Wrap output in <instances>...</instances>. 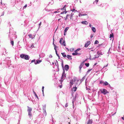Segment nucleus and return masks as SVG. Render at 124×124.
Masks as SVG:
<instances>
[{
  "label": "nucleus",
  "instance_id": "f257e3e1",
  "mask_svg": "<svg viewBox=\"0 0 124 124\" xmlns=\"http://www.w3.org/2000/svg\"><path fill=\"white\" fill-rule=\"evenodd\" d=\"M79 81V80L77 79L76 78H75L74 79H71L70 83V87H71L75 83V86H76L78 85V83Z\"/></svg>",
  "mask_w": 124,
  "mask_h": 124
},
{
  "label": "nucleus",
  "instance_id": "f03ea898",
  "mask_svg": "<svg viewBox=\"0 0 124 124\" xmlns=\"http://www.w3.org/2000/svg\"><path fill=\"white\" fill-rule=\"evenodd\" d=\"M20 57L26 60H28L29 59V56L23 54L20 55Z\"/></svg>",
  "mask_w": 124,
  "mask_h": 124
},
{
  "label": "nucleus",
  "instance_id": "7ed1b4c3",
  "mask_svg": "<svg viewBox=\"0 0 124 124\" xmlns=\"http://www.w3.org/2000/svg\"><path fill=\"white\" fill-rule=\"evenodd\" d=\"M73 13H71L70 14H69V15L67 14V15L66 16V18L65 19H68V18H70V19H72V20H73Z\"/></svg>",
  "mask_w": 124,
  "mask_h": 124
},
{
  "label": "nucleus",
  "instance_id": "20e7f679",
  "mask_svg": "<svg viewBox=\"0 0 124 124\" xmlns=\"http://www.w3.org/2000/svg\"><path fill=\"white\" fill-rule=\"evenodd\" d=\"M100 91L102 93H103L104 94H106L108 93L107 90L104 89H101Z\"/></svg>",
  "mask_w": 124,
  "mask_h": 124
},
{
  "label": "nucleus",
  "instance_id": "39448f33",
  "mask_svg": "<svg viewBox=\"0 0 124 124\" xmlns=\"http://www.w3.org/2000/svg\"><path fill=\"white\" fill-rule=\"evenodd\" d=\"M66 5L64 6V7L63 8L61 9V10H63L64 9L65 11H64L62 12L61 13V14H63L64 13L65 14H66L67 12V11H66V8L65 9V7Z\"/></svg>",
  "mask_w": 124,
  "mask_h": 124
},
{
  "label": "nucleus",
  "instance_id": "423d86ee",
  "mask_svg": "<svg viewBox=\"0 0 124 124\" xmlns=\"http://www.w3.org/2000/svg\"><path fill=\"white\" fill-rule=\"evenodd\" d=\"M90 43V41H88L85 44V47H88V46H89Z\"/></svg>",
  "mask_w": 124,
  "mask_h": 124
},
{
  "label": "nucleus",
  "instance_id": "0eeeda50",
  "mask_svg": "<svg viewBox=\"0 0 124 124\" xmlns=\"http://www.w3.org/2000/svg\"><path fill=\"white\" fill-rule=\"evenodd\" d=\"M84 65V62H83L81 63L80 66H79V71H80L81 68L83 67V66Z\"/></svg>",
  "mask_w": 124,
  "mask_h": 124
},
{
  "label": "nucleus",
  "instance_id": "6e6552de",
  "mask_svg": "<svg viewBox=\"0 0 124 124\" xmlns=\"http://www.w3.org/2000/svg\"><path fill=\"white\" fill-rule=\"evenodd\" d=\"M65 70H67L69 69V66L67 65H65Z\"/></svg>",
  "mask_w": 124,
  "mask_h": 124
},
{
  "label": "nucleus",
  "instance_id": "1a4fd4ad",
  "mask_svg": "<svg viewBox=\"0 0 124 124\" xmlns=\"http://www.w3.org/2000/svg\"><path fill=\"white\" fill-rule=\"evenodd\" d=\"M81 23L85 25H87L88 24V22L86 21H82L81 22Z\"/></svg>",
  "mask_w": 124,
  "mask_h": 124
},
{
  "label": "nucleus",
  "instance_id": "9d476101",
  "mask_svg": "<svg viewBox=\"0 0 124 124\" xmlns=\"http://www.w3.org/2000/svg\"><path fill=\"white\" fill-rule=\"evenodd\" d=\"M36 62H35L34 63L35 64H38L41 62V60H37Z\"/></svg>",
  "mask_w": 124,
  "mask_h": 124
},
{
  "label": "nucleus",
  "instance_id": "9b49d317",
  "mask_svg": "<svg viewBox=\"0 0 124 124\" xmlns=\"http://www.w3.org/2000/svg\"><path fill=\"white\" fill-rule=\"evenodd\" d=\"M28 109L27 111L28 112H31L32 110V108H31L29 107H27Z\"/></svg>",
  "mask_w": 124,
  "mask_h": 124
},
{
  "label": "nucleus",
  "instance_id": "f8f14e48",
  "mask_svg": "<svg viewBox=\"0 0 124 124\" xmlns=\"http://www.w3.org/2000/svg\"><path fill=\"white\" fill-rule=\"evenodd\" d=\"M75 53H73L72 54L73 55H78L79 54H80L78 53L77 52H75Z\"/></svg>",
  "mask_w": 124,
  "mask_h": 124
},
{
  "label": "nucleus",
  "instance_id": "ddd939ff",
  "mask_svg": "<svg viewBox=\"0 0 124 124\" xmlns=\"http://www.w3.org/2000/svg\"><path fill=\"white\" fill-rule=\"evenodd\" d=\"M67 57L68 58V59H69L70 60H71L72 59V58L71 57V56L70 55H67Z\"/></svg>",
  "mask_w": 124,
  "mask_h": 124
},
{
  "label": "nucleus",
  "instance_id": "4468645a",
  "mask_svg": "<svg viewBox=\"0 0 124 124\" xmlns=\"http://www.w3.org/2000/svg\"><path fill=\"white\" fill-rule=\"evenodd\" d=\"M92 120L89 119L87 123V124H91L92 123Z\"/></svg>",
  "mask_w": 124,
  "mask_h": 124
},
{
  "label": "nucleus",
  "instance_id": "2eb2a0df",
  "mask_svg": "<svg viewBox=\"0 0 124 124\" xmlns=\"http://www.w3.org/2000/svg\"><path fill=\"white\" fill-rule=\"evenodd\" d=\"M28 36L30 38H31L32 39H33L35 37V36H34V37H33L31 34H30L28 35Z\"/></svg>",
  "mask_w": 124,
  "mask_h": 124
},
{
  "label": "nucleus",
  "instance_id": "dca6fc26",
  "mask_svg": "<svg viewBox=\"0 0 124 124\" xmlns=\"http://www.w3.org/2000/svg\"><path fill=\"white\" fill-rule=\"evenodd\" d=\"M77 88L76 87H73L72 89V91L74 92L76 91Z\"/></svg>",
  "mask_w": 124,
  "mask_h": 124
},
{
  "label": "nucleus",
  "instance_id": "f3484780",
  "mask_svg": "<svg viewBox=\"0 0 124 124\" xmlns=\"http://www.w3.org/2000/svg\"><path fill=\"white\" fill-rule=\"evenodd\" d=\"M61 54L65 58L66 57V55L65 54V53H61Z\"/></svg>",
  "mask_w": 124,
  "mask_h": 124
},
{
  "label": "nucleus",
  "instance_id": "a211bd4d",
  "mask_svg": "<svg viewBox=\"0 0 124 124\" xmlns=\"http://www.w3.org/2000/svg\"><path fill=\"white\" fill-rule=\"evenodd\" d=\"M92 30L94 32H95L96 31H95V28L93 27H92Z\"/></svg>",
  "mask_w": 124,
  "mask_h": 124
},
{
  "label": "nucleus",
  "instance_id": "6ab92c4d",
  "mask_svg": "<svg viewBox=\"0 0 124 124\" xmlns=\"http://www.w3.org/2000/svg\"><path fill=\"white\" fill-rule=\"evenodd\" d=\"M69 27H67L65 28L64 30V32H66L69 29Z\"/></svg>",
  "mask_w": 124,
  "mask_h": 124
},
{
  "label": "nucleus",
  "instance_id": "aec40b11",
  "mask_svg": "<svg viewBox=\"0 0 124 124\" xmlns=\"http://www.w3.org/2000/svg\"><path fill=\"white\" fill-rule=\"evenodd\" d=\"M62 45H63L64 46H66V45L65 44V41L64 40H63V41L62 43Z\"/></svg>",
  "mask_w": 124,
  "mask_h": 124
},
{
  "label": "nucleus",
  "instance_id": "412c9836",
  "mask_svg": "<svg viewBox=\"0 0 124 124\" xmlns=\"http://www.w3.org/2000/svg\"><path fill=\"white\" fill-rule=\"evenodd\" d=\"M108 85V83L106 81L104 82L103 85Z\"/></svg>",
  "mask_w": 124,
  "mask_h": 124
},
{
  "label": "nucleus",
  "instance_id": "4be33fe9",
  "mask_svg": "<svg viewBox=\"0 0 124 124\" xmlns=\"http://www.w3.org/2000/svg\"><path fill=\"white\" fill-rule=\"evenodd\" d=\"M113 37H114V36H113V33H112V34H110V37H109L110 38H112V37L113 38Z\"/></svg>",
  "mask_w": 124,
  "mask_h": 124
},
{
  "label": "nucleus",
  "instance_id": "5701e85b",
  "mask_svg": "<svg viewBox=\"0 0 124 124\" xmlns=\"http://www.w3.org/2000/svg\"><path fill=\"white\" fill-rule=\"evenodd\" d=\"M63 40V39L62 38H61L59 41V42L61 43V44H62V41Z\"/></svg>",
  "mask_w": 124,
  "mask_h": 124
},
{
  "label": "nucleus",
  "instance_id": "b1692460",
  "mask_svg": "<svg viewBox=\"0 0 124 124\" xmlns=\"http://www.w3.org/2000/svg\"><path fill=\"white\" fill-rule=\"evenodd\" d=\"M99 42L97 40H96L94 42V44H96L98 43Z\"/></svg>",
  "mask_w": 124,
  "mask_h": 124
},
{
  "label": "nucleus",
  "instance_id": "393cba45",
  "mask_svg": "<svg viewBox=\"0 0 124 124\" xmlns=\"http://www.w3.org/2000/svg\"><path fill=\"white\" fill-rule=\"evenodd\" d=\"M28 115L30 116H32V114L31 112H28Z\"/></svg>",
  "mask_w": 124,
  "mask_h": 124
},
{
  "label": "nucleus",
  "instance_id": "a878e982",
  "mask_svg": "<svg viewBox=\"0 0 124 124\" xmlns=\"http://www.w3.org/2000/svg\"><path fill=\"white\" fill-rule=\"evenodd\" d=\"M80 50V48H78L77 50H76L75 51V52H77L78 51H79Z\"/></svg>",
  "mask_w": 124,
  "mask_h": 124
},
{
  "label": "nucleus",
  "instance_id": "bb28decb",
  "mask_svg": "<svg viewBox=\"0 0 124 124\" xmlns=\"http://www.w3.org/2000/svg\"><path fill=\"white\" fill-rule=\"evenodd\" d=\"M98 1H99V0H96L95 1V2H93V3L94 4V3L95 2H96V4H97V3L98 2Z\"/></svg>",
  "mask_w": 124,
  "mask_h": 124
},
{
  "label": "nucleus",
  "instance_id": "cd10ccee",
  "mask_svg": "<svg viewBox=\"0 0 124 124\" xmlns=\"http://www.w3.org/2000/svg\"><path fill=\"white\" fill-rule=\"evenodd\" d=\"M89 63H85V65L87 67H88L89 66Z\"/></svg>",
  "mask_w": 124,
  "mask_h": 124
},
{
  "label": "nucleus",
  "instance_id": "c85d7f7f",
  "mask_svg": "<svg viewBox=\"0 0 124 124\" xmlns=\"http://www.w3.org/2000/svg\"><path fill=\"white\" fill-rule=\"evenodd\" d=\"M57 47V46H54V49L55 50V52H57V49H56Z\"/></svg>",
  "mask_w": 124,
  "mask_h": 124
},
{
  "label": "nucleus",
  "instance_id": "c756f323",
  "mask_svg": "<svg viewBox=\"0 0 124 124\" xmlns=\"http://www.w3.org/2000/svg\"><path fill=\"white\" fill-rule=\"evenodd\" d=\"M14 41H11V43L12 44V46H13L14 45Z\"/></svg>",
  "mask_w": 124,
  "mask_h": 124
},
{
  "label": "nucleus",
  "instance_id": "7c9ffc66",
  "mask_svg": "<svg viewBox=\"0 0 124 124\" xmlns=\"http://www.w3.org/2000/svg\"><path fill=\"white\" fill-rule=\"evenodd\" d=\"M44 88V86H42V92L43 93Z\"/></svg>",
  "mask_w": 124,
  "mask_h": 124
},
{
  "label": "nucleus",
  "instance_id": "2f4dec72",
  "mask_svg": "<svg viewBox=\"0 0 124 124\" xmlns=\"http://www.w3.org/2000/svg\"><path fill=\"white\" fill-rule=\"evenodd\" d=\"M92 70V69H90L88 70V71H87V72L88 73L90 71H91Z\"/></svg>",
  "mask_w": 124,
  "mask_h": 124
},
{
  "label": "nucleus",
  "instance_id": "473e14b6",
  "mask_svg": "<svg viewBox=\"0 0 124 124\" xmlns=\"http://www.w3.org/2000/svg\"><path fill=\"white\" fill-rule=\"evenodd\" d=\"M27 7V4H26V5H25V6H24L23 7V9H24V8H25Z\"/></svg>",
  "mask_w": 124,
  "mask_h": 124
},
{
  "label": "nucleus",
  "instance_id": "72a5a7b5",
  "mask_svg": "<svg viewBox=\"0 0 124 124\" xmlns=\"http://www.w3.org/2000/svg\"><path fill=\"white\" fill-rule=\"evenodd\" d=\"M35 59H34V60H32L31 61V63L33 62H35Z\"/></svg>",
  "mask_w": 124,
  "mask_h": 124
},
{
  "label": "nucleus",
  "instance_id": "f704fd0d",
  "mask_svg": "<svg viewBox=\"0 0 124 124\" xmlns=\"http://www.w3.org/2000/svg\"><path fill=\"white\" fill-rule=\"evenodd\" d=\"M36 97L38 99H39L38 97V96H37V95L36 94H35V95Z\"/></svg>",
  "mask_w": 124,
  "mask_h": 124
},
{
  "label": "nucleus",
  "instance_id": "c9c22d12",
  "mask_svg": "<svg viewBox=\"0 0 124 124\" xmlns=\"http://www.w3.org/2000/svg\"><path fill=\"white\" fill-rule=\"evenodd\" d=\"M68 106V104L66 103L65 105V106L66 107H67Z\"/></svg>",
  "mask_w": 124,
  "mask_h": 124
},
{
  "label": "nucleus",
  "instance_id": "e433bc0d",
  "mask_svg": "<svg viewBox=\"0 0 124 124\" xmlns=\"http://www.w3.org/2000/svg\"><path fill=\"white\" fill-rule=\"evenodd\" d=\"M55 53H56V54L57 55V56H59V54H58L57 53V52H55Z\"/></svg>",
  "mask_w": 124,
  "mask_h": 124
},
{
  "label": "nucleus",
  "instance_id": "4c0bfd02",
  "mask_svg": "<svg viewBox=\"0 0 124 124\" xmlns=\"http://www.w3.org/2000/svg\"><path fill=\"white\" fill-rule=\"evenodd\" d=\"M93 35H91V36H90V38H93Z\"/></svg>",
  "mask_w": 124,
  "mask_h": 124
},
{
  "label": "nucleus",
  "instance_id": "58836bf2",
  "mask_svg": "<svg viewBox=\"0 0 124 124\" xmlns=\"http://www.w3.org/2000/svg\"><path fill=\"white\" fill-rule=\"evenodd\" d=\"M41 22H40V23H39V26H40L41 25Z\"/></svg>",
  "mask_w": 124,
  "mask_h": 124
},
{
  "label": "nucleus",
  "instance_id": "ea45409f",
  "mask_svg": "<svg viewBox=\"0 0 124 124\" xmlns=\"http://www.w3.org/2000/svg\"><path fill=\"white\" fill-rule=\"evenodd\" d=\"M53 44L54 45V46H56V45H55V44L54 43V41H53Z\"/></svg>",
  "mask_w": 124,
  "mask_h": 124
},
{
  "label": "nucleus",
  "instance_id": "a19ab883",
  "mask_svg": "<svg viewBox=\"0 0 124 124\" xmlns=\"http://www.w3.org/2000/svg\"><path fill=\"white\" fill-rule=\"evenodd\" d=\"M108 63L107 64V65H106V66H104V67H107V66H108Z\"/></svg>",
  "mask_w": 124,
  "mask_h": 124
},
{
  "label": "nucleus",
  "instance_id": "79ce46f5",
  "mask_svg": "<svg viewBox=\"0 0 124 124\" xmlns=\"http://www.w3.org/2000/svg\"><path fill=\"white\" fill-rule=\"evenodd\" d=\"M59 87L60 88H61L62 87V85H61L60 86H59Z\"/></svg>",
  "mask_w": 124,
  "mask_h": 124
},
{
  "label": "nucleus",
  "instance_id": "37998d69",
  "mask_svg": "<svg viewBox=\"0 0 124 124\" xmlns=\"http://www.w3.org/2000/svg\"><path fill=\"white\" fill-rule=\"evenodd\" d=\"M100 83H103V82L102 81H100Z\"/></svg>",
  "mask_w": 124,
  "mask_h": 124
},
{
  "label": "nucleus",
  "instance_id": "c03bdc74",
  "mask_svg": "<svg viewBox=\"0 0 124 124\" xmlns=\"http://www.w3.org/2000/svg\"><path fill=\"white\" fill-rule=\"evenodd\" d=\"M122 119L124 120V118L123 117H122L121 118Z\"/></svg>",
  "mask_w": 124,
  "mask_h": 124
},
{
  "label": "nucleus",
  "instance_id": "a18cd8bd",
  "mask_svg": "<svg viewBox=\"0 0 124 124\" xmlns=\"http://www.w3.org/2000/svg\"><path fill=\"white\" fill-rule=\"evenodd\" d=\"M33 92L34 94L35 95V94H36L35 92L34 91H33Z\"/></svg>",
  "mask_w": 124,
  "mask_h": 124
},
{
  "label": "nucleus",
  "instance_id": "49530a36",
  "mask_svg": "<svg viewBox=\"0 0 124 124\" xmlns=\"http://www.w3.org/2000/svg\"><path fill=\"white\" fill-rule=\"evenodd\" d=\"M91 24H90V25H89V26L90 27H91Z\"/></svg>",
  "mask_w": 124,
  "mask_h": 124
},
{
  "label": "nucleus",
  "instance_id": "de8ad7c7",
  "mask_svg": "<svg viewBox=\"0 0 124 124\" xmlns=\"http://www.w3.org/2000/svg\"><path fill=\"white\" fill-rule=\"evenodd\" d=\"M97 64V62L96 63L94 64V65H96Z\"/></svg>",
  "mask_w": 124,
  "mask_h": 124
},
{
  "label": "nucleus",
  "instance_id": "09e8293b",
  "mask_svg": "<svg viewBox=\"0 0 124 124\" xmlns=\"http://www.w3.org/2000/svg\"><path fill=\"white\" fill-rule=\"evenodd\" d=\"M63 75H62V79L63 78Z\"/></svg>",
  "mask_w": 124,
  "mask_h": 124
},
{
  "label": "nucleus",
  "instance_id": "8fccbe9b",
  "mask_svg": "<svg viewBox=\"0 0 124 124\" xmlns=\"http://www.w3.org/2000/svg\"><path fill=\"white\" fill-rule=\"evenodd\" d=\"M61 19H58V21H60V20H61Z\"/></svg>",
  "mask_w": 124,
  "mask_h": 124
},
{
  "label": "nucleus",
  "instance_id": "3c124183",
  "mask_svg": "<svg viewBox=\"0 0 124 124\" xmlns=\"http://www.w3.org/2000/svg\"><path fill=\"white\" fill-rule=\"evenodd\" d=\"M74 10H75V9H73L72 10V12H73Z\"/></svg>",
  "mask_w": 124,
  "mask_h": 124
},
{
  "label": "nucleus",
  "instance_id": "603ef678",
  "mask_svg": "<svg viewBox=\"0 0 124 124\" xmlns=\"http://www.w3.org/2000/svg\"><path fill=\"white\" fill-rule=\"evenodd\" d=\"M80 15H81V16H83V15H84L82 14H80Z\"/></svg>",
  "mask_w": 124,
  "mask_h": 124
},
{
  "label": "nucleus",
  "instance_id": "864d4df0",
  "mask_svg": "<svg viewBox=\"0 0 124 124\" xmlns=\"http://www.w3.org/2000/svg\"><path fill=\"white\" fill-rule=\"evenodd\" d=\"M57 12V11H55L54 12V13H56L57 12Z\"/></svg>",
  "mask_w": 124,
  "mask_h": 124
},
{
  "label": "nucleus",
  "instance_id": "5fc2aeb1",
  "mask_svg": "<svg viewBox=\"0 0 124 124\" xmlns=\"http://www.w3.org/2000/svg\"><path fill=\"white\" fill-rule=\"evenodd\" d=\"M65 33H66V32H64V35H65Z\"/></svg>",
  "mask_w": 124,
  "mask_h": 124
},
{
  "label": "nucleus",
  "instance_id": "6e6d98bb",
  "mask_svg": "<svg viewBox=\"0 0 124 124\" xmlns=\"http://www.w3.org/2000/svg\"><path fill=\"white\" fill-rule=\"evenodd\" d=\"M58 56V58H59V59H60V57L59 56H59Z\"/></svg>",
  "mask_w": 124,
  "mask_h": 124
},
{
  "label": "nucleus",
  "instance_id": "4d7b16f0",
  "mask_svg": "<svg viewBox=\"0 0 124 124\" xmlns=\"http://www.w3.org/2000/svg\"><path fill=\"white\" fill-rule=\"evenodd\" d=\"M43 95L44 96V93H43Z\"/></svg>",
  "mask_w": 124,
  "mask_h": 124
},
{
  "label": "nucleus",
  "instance_id": "13d9d810",
  "mask_svg": "<svg viewBox=\"0 0 124 124\" xmlns=\"http://www.w3.org/2000/svg\"><path fill=\"white\" fill-rule=\"evenodd\" d=\"M54 38L53 39V41H54Z\"/></svg>",
  "mask_w": 124,
  "mask_h": 124
},
{
  "label": "nucleus",
  "instance_id": "bf43d9fd",
  "mask_svg": "<svg viewBox=\"0 0 124 124\" xmlns=\"http://www.w3.org/2000/svg\"><path fill=\"white\" fill-rule=\"evenodd\" d=\"M98 54H100V53H98Z\"/></svg>",
  "mask_w": 124,
  "mask_h": 124
},
{
  "label": "nucleus",
  "instance_id": "052dcab7",
  "mask_svg": "<svg viewBox=\"0 0 124 124\" xmlns=\"http://www.w3.org/2000/svg\"><path fill=\"white\" fill-rule=\"evenodd\" d=\"M100 5H101V4Z\"/></svg>",
  "mask_w": 124,
  "mask_h": 124
}]
</instances>
